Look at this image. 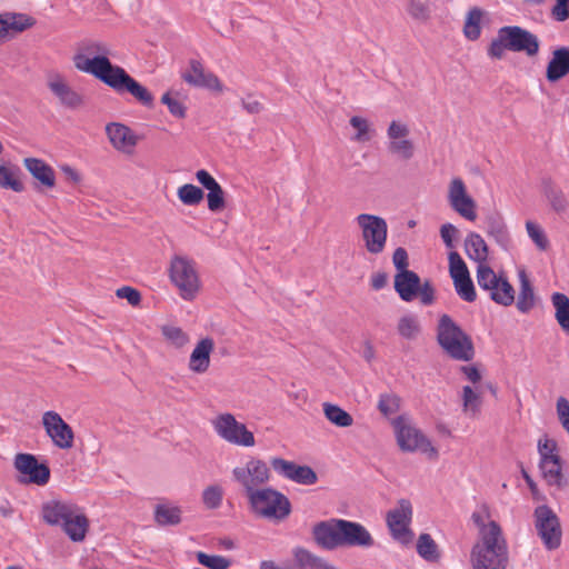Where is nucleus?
I'll return each mask as SVG.
<instances>
[{
	"label": "nucleus",
	"instance_id": "72a5a7b5",
	"mask_svg": "<svg viewBox=\"0 0 569 569\" xmlns=\"http://www.w3.org/2000/svg\"><path fill=\"white\" fill-rule=\"evenodd\" d=\"M154 521L161 527L177 526L181 522V509L170 503H159L154 508Z\"/></svg>",
	"mask_w": 569,
	"mask_h": 569
},
{
	"label": "nucleus",
	"instance_id": "338daca9",
	"mask_svg": "<svg viewBox=\"0 0 569 569\" xmlns=\"http://www.w3.org/2000/svg\"><path fill=\"white\" fill-rule=\"evenodd\" d=\"M417 296H419L422 305H432L435 301V289L432 283L429 280H426L423 283L420 282Z\"/></svg>",
	"mask_w": 569,
	"mask_h": 569
},
{
	"label": "nucleus",
	"instance_id": "a18cd8bd",
	"mask_svg": "<svg viewBox=\"0 0 569 569\" xmlns=\"http://www.w3.org/2000/svg\"><path fill=\"white\" fill-rule=\"evenodd\" d=\"M526 230L528 233V237L531 239V241L535 243L538 250L546 251L548 250L550 243L548 240V237L545 232V230L541 228L540 224L533 221H527L526 222Z\"/></svg>",
	"mask_w": 569,
	"mask_h": 569
},
{
	"label": "nucleus",
	"instance_id": "f704fd0d",
	"mask_svg": "<svg viewBox=\"0 0 569 569\" xmlns=\"http://www.w3.org/2000/svg\"><path fill=\"white\" fill-rule=\"evenodd\" d=\"M551 302L559 327L569 335V298L565 293L553 292L551 295Z\"/></svg>",
	"mask_w": 569,
	"mask_h": 569
},
{
	"label": "nucleus",
	"instance_id": "f8f14e48",
	"mask_svg": "<svg viewBox=\"0 0 569 569\" xmlns=\"http://www.w3.org/2000/svg\"><path fill=\"white\" fill-rule=\"evenodd\" d=\"M535 528L548 550L558 549L561 545L562 530L558 516L548 506L535 509Z\"/></svg>",
	"mask_w": 569,
	"mask_h": 569
},
{
	"label": "nucleus",
	"instance_id": "6ab92c4d",
	"mask_svg": "<svg viewBox=\"0 0 569 569\" xmlns=\"http://www.w3.org/2000/svg\"><path fill=\"white\" fill-rule=\"evenodd\" d=\"M14 468L27 479L21 482L44 486L50 479V469L46 463H39L37 458L30 453H18L14 457Z\"/></svg>",
	"mask_w": 569,
	"mask_h": 569
},
{
	"label": "nucleus",
	"instance_id": "c756f323",
	"mask_svg": "<svg viewBox=\"0 0 569 569\" xmlns=\"http://www.w3.org/2000/svg\"><path fill=\"white\" fill-rule=\"evenodd\" d=\"M26 169L31 176L37 179L42 186L47 188L54 187L56 174L53 169L43 160L38 158H26L23 160Z\"/></svg>",
	"mask_w": 569,
	"mask_h": 569
},
{
	"label": "nucleus",
	"instance_id": "052dcab7",
	"mask_svg": "<svg viewBox=\"0 0 569 569\" xmlns=\"http://www.w3.org/2000/svg\"><path fill=\"white\" fill-rule=\"evenodd\" d=\"M550 10L551 18L557 22H565L569 19V0H555Z\"/></svg>",
	"mask_w": 569,
	"mask_h": 569
},
{
	"label": "nucleus",
	"instance_id": "bf43d9fd",
	"mask_svg": "<svg viewBox=\"0 0 569 569\" xmlns=\"http://www.w3.org/2000/svg\"><path fill=\"white\" fill-rule=\"evenodd\" d=\"M317 479V473L310 467L298 465L291 480L301 485H313Z\"/></svg>",
	"mask_w": 569,
	"mask_h": 569
},
{
	"label": "nucleus",
	"instance_id": "f03ea898",
	"mask_svg": "<svg viewBox=\"0 0 569 569\" xmlns=\"http://www.w3.org/2000/svg\"><path fill=\"white\" fill-rule=\"evenodd\" d=\"M42 518L50 526H60L73 542L83 541L89 530L83 509L73 502L49 501L42 507Z\"/></svg>",
	"mask_w": 569,
	"mask_h": 569
},
{
	"label": "nucleus",
	"instance_id": "cd10ccee",
	"mask_svg": "<svg viewBox=\"0 0 569 569\" xmlns=\"http://www.w3.org/2000/svg\"><path fill=\"white\" fill-rule=\"evenodd\" d=\"M420 277L411 271L397 272L395 276V290L403 301H412L419 290Z\"/></svg>",
	"mask_w": 569,
	"mask_h": 569
},
{
	"label": "nucleus",
	"instance_id": "a211bd4d",
	"mask_svg": "<svg viewBox=\"0 0 569 569\" xmlns=\"http://www.w3.org/2000/svg\"><path fill=\"white\" fill-rule=\"evenodd\" d=\"M448 202L450 207L462 218L475 221L477 218L476 202L468 194L463 180L459 177L452 178L448 187Z\"/></svg>",
	"mask_w": 569,
	"mask_h": 569
},
{
	"label": "nucleus",
	"instance_id": "ddd939ff",
	"mask_svg": "<svg viewBox=\"0 0 569 569\" xmlns=\"http://www.w3.org/2000/svg\"><path fill=\"white\" fill-rule=\"evenodd\" d=\"M397 443L402 451L413 452L421 451L437 456V450L431 442L417 429L408 422L405 417H398L392 422Z\"/></svg>",
	"mask_w": 569,
	"mask_h": 569
},
{
	"label": "nucleus",
	"instance_id": "c85d7f7f",
	"mask_svg": "<svg viewBox=\"0 0 569 569\" xmlns=\"http://www.w3.org/2000/svg\"><path fill=\"white\" fill-rule=\"evenodd\" d=\"M508 548L502 530L498 522L490 521V527L479 532V540L473 545L472 549L490 550Z\"/></svg>",
	"mask_w": 569,
	"mask_h": 569
},
{
	"label": "nucleus",
	"instance_id": "393cba45",
	"mask_svg": "<svg viewBox=\"0 0 569 569\" xmlns=\"http://www.w3.org/2000/svg\"><path fill=\"white\" fill-rule=\"evenodd\" d=\"M214 341L210 337L200 339L190 353L188 368L197 375L206 373L210 367Z\"/></svg>",
	"mask_w": 569,
	"mask_h": 569
},
{
	"label": "nucleus",
	"instance_id": "423d86ee",
	"mask_svg": "<svg viewBox=\"0 0 569 569\" xmlns=\"http://www.w3.org/2000/svg\"><path fill=\"white\" fill-rule=\"evenodd\" d=\"M169 277L183 300L192 301L200 292L201 281L193 260L174 256L170 261Z\"/></svg>",
	"mask_w": 569,
	"mask_h": 569
},
{
	"label": "nucleus",
	"instance_id": "a878e982",
	"mask_svg": "<svg viewBox=\"0 0 569 569\" xmlns=\"http://www.w3.org/2000/svg\"><path fill=\"white\" fill-rule=\"evenodd\" d=\"M485 230L496 243L508 251L511 247V237L501 214L495 212L485 218Z\"/></svg>",
	"mask_w": 569,
	"mask_h": 569
},
{
	"label": "nucleus",
	"instance_id": "7ed1b4c3",
	"mask_svg": "<svg viewBox=\"0 0 569 569\" xmlns=\"http://www.w3.org/2000/svg\"><path fill=\"white\" fill-rule=\"evenodd\" d=\"M507 50L536 57L540 50V40L525 28L505 26L498 30L497 37L490 42L487 52L491 59L501 60Z\"/></svg>",
	"mask_w": 569,
	"mask_h": 569
},
{
	"label": "nucleus",
	"instance_id": "0e129e2a",
	"mask_svg": "<svg viewBox=\"0 0 569 569\" xmlns=\"http://www.w3.org/2000/svg\"><path fill=\"white\" fill-rule=\"evenodd\" d=\"M557 415L561 426L569 433V401L565 397L557 400Z\"/></svg>",
	"mask_w": 569,
	"mask_h": 569
},
{
	"label": "nucleus",
	"instance_id": "1a4fd4ad",
	"mask_svg": "<svg viewBox=\"0 0 569 569\" xmlns=\"http://www.w3.org/2000/svg\"><path fill=\"white\" fill-rule=\"evenodd\" d=\"M356 222L361 231L366 250L371 254L382 253L388 238L387 221L376 214L360 213L356 217Z\"/></svg>",
	"mask_w": 569,
	"mask_h": 569
},
{
	"label": "nucleus",
	"instance_id": "603ef678",
	"mask_svg": "<svg viewBox=\"0 0 569 569\" xmlns=\"http://www.w3.org/2000/svg\"><path fill=\"white\" fill-rule=\"evenodd\" d=\"M457 295L467 302H473L477 298L475 286L470 276L453 281Z\"/></svg>",
	"mask_w": 569,
	"mask_h": 569
},
{
	"label": "nucleus",
	"instance_id": "4be33fe9",
	"mask_svg": "<svg viewBox=\"0 0 569 569\" xmlns=\"http://www.w3.org/2000/svg\"><path fill=\"white\" fill-rule=\"evenodd\" d=\"M48 87L60 104L67 109L76 110L84 104L83 96L74 90L62 77L51 78L48 81Z\"/></svg>",
	"mask_w": 569,
	"mask_h": 569
},
{
	"label": "nucleus",
	"instance_id": "5fc2aeb1",
	"mask_svg": "<svg viewBox=\"0 0 569 569\" xmlns=\"http://www.w3.org/2000/svg\"><path fill=\"white\" fill-rule=\"evenodd\" d=\"M406 10L412 19L418 21H427L430 17L429 6L419 0H409Z\"/></svg>",
	"mask_w": 569,
	"mask_h": 569
},
{
	"label": "nucleus",
	"instance_id": "774afa93",
	"mask_svg": "<svg viewBox=\"0 0 569 569\" xmlns=\"http://www.w3.org/2000/svg\"><path fill=\"white\" fill-rule=\"evenodd\" d=\"M241 106L250 114H258L263 110V104L251 93L241 98Z\"/></svg>",
	"mask_w": 569,
	"mask_h": 569
},
{
	"label": "nucleus",
	"instance_id": "79ce46f5",
	"mask_svg": "<svg viewBox=\"0 0 569 569\" xmlns=\"http://www.w3.org/2000/svg\"><path fill=\"white\" fill-rule=\"evenodd\" d=\"M350 124L357 131L351 140L365 143L370 141L373 137L375 130L371 128L367 119L359 116H353L350 118Z\"/></svg>",
	"mask_w": 569,
	"mask_h": 569
},
{
	"label": "nucleus",
	"instance_id": "e433bc0d",
	"mask_svg": "<svg viewBox=\"0 0 569 569\" xmlns=\"http://www.w3.org/2000/svg\"><path fill=\"white\" fill-rule=\"evenodd\" d=\"M323 415L325 417L335 426L340 428H347L352 426L353 418L349 412L343 410L341 407L330 403H322Z\"/></svg>",
	"mask_w": 569,
	"mask_h": 569
},
{
	"label": "nucleus",
	"instance_id": "37998d69",
	"mask_svg": "<svg viewBox=\"0 0 569 569\" xmlns=\"http://www.w3.org/2000/svg\"><path fill=\"white\" fill-rule=\"evenodd\" d=\"M177 194L179 200L186 206L199 204L204 197L202 189L191 183L179 187Z\"/></svg>",
	"mask_w": 569,
	"mask_h": 569
},
{
	"label": "nucleus",
	"instance_id": "13d9d810",
	"mask_svg": "<svg viewBox=\"0 0 569 569\" xmlns=\"http://www.w3.org/2000/svg\"><path fill=\"white\" fill-rule=\"evenodd\" d=\"M538 452L540 455V461L549 460L551 458H560L557 453V442L553 439L547 437L539 439Z\"/></svg>",
	"mask_w": 569,
	"mask_h": 569
},
{
	"label": "nucleus",
	"instance_id": "69168bd1",
	"mask_svg": "<svg viewBox=\"0 0 569 569\" xmlns=\"http://www.w3.org/2000/svg\"><path fill=\"white\" fill-rule=\"evenodd\" d=\"M116 295L120 299H126L131 306L134 307L138 306L141 301L140 292L137 289L129 286L119 288L116 291Z\"/></svg>",
	"mask_w": 569,
	"mask_h": 569
},
{
	"label": "nucleus",
	"instance_id": "3c124183",
	"mask_svg": "<svg viewBox=\"0 0 569 569\" xmlns=\"http://www.w3.org/2000/svg\"><path fill=\"white\" fill-rule=\"evenodd\" d=\"M378 409L385 416H391L400 409V398L395 393H382L379 397Z\"/></svg>",
	"mask_w": 569,
	"mask_h": 569
},
{
	"label": "nucleus",
	"instance_id": "6e6d98bb",
	"mask_svg": "<svg viewBox=\"0 0 569 569\" xmlns=\"http://www.w3.org/2000/svg\"><path fill=\"white\" fill-rule=\"evenodd\" d=\"M270 465L276 472L289 480L292 479V476L298 467V465L295 462L284 460L282 458H272L270 460Z\"/></svg>",
	"mask_w": 569,
	"mask_h": 569
},
{
	"label": "nucleus",
	"instance_id": "dca6fc26",
	"mask_svg": "<svg viewBox=\"0 0 569 569\" xmlns=\"http://www.w3.org/2000/svg\"><path fill=\"white\" fill-rule=\"evenodd\" d=\"M103 83L120 94L124 92L130 93L146 107H151L153 103V96L149 90L136 81L123 68L119 66L116 67V70Z\"/></svg>",
	"mask_w": 569,
	"mask_h": 569
},
{
	"label": "nucleus",
	"instance_id": "20e7f679",
	"mask_svg": "<svg viewBox=\"0 0 569 569\" xmlns=\"http://www.w3.org/2000/svg\"><path fill=\"white\" fill-rule=\"evenodd\" d=\"M110 54L111 49L106 42L87 40L79 44L72 61L77 70L89 73L104 82L117 67L111 63Z\"/></svg>",
	"mask_w": 569,
	"mask_h": 569
},
{
	"label": "nucleus",
	"instance_id": "2eb2a0df",
	"mask_svg": "<svg viewBox=\"0 0 569 569\" xmlns=\"http://www.w3.org/2000/svg\"><path fill=\"white\" fill-rule=\"evenodd\" d=\"M412 519V506L408 499H400L397 506L386 516V522L392 538L401 543H408L412 538L409 528Z\"/></svg>",
	"mask_w": 569,
	"mask_h": 569
},
{
	"label": "nucleus",
	"instance_id": "de8ad7c7",
	"mask_svg": "<svg viewBox=\"0 0 569 569\" xmlns=\"http://www.w3.org/2000/svg\"><path fill=\"white\" fill-rule=\"evenodd\" d=\"M449 273L452 281L470 276L467 264L457 251H451L448 256Z\"/></svg>",
	"mask_w": 569,
	"mask_h": 569
},
{
	"label": "nucleus",
	"instance_id": "ea45409f",
	"mask_svg": "<svg viewBox=\"0 0 569 569\" xmlns=\"http://www.w3.org/2000/svg\"><path fill=\"white\" fill-rule=\"evenodd\" d=\"M161 333L166 341L176 349H182L190 342L189 335L182 328L174 325H163Z\"/></svg>",
	"mask_w": 569,
	"mask_h": 569
},
{
	"label": "nucleus",
	"instance_id": "0eeeda50",
	"mask_svg": "<svg viewBox=\"0 0 569 569\" xmlns=\"http://www.w3.org/2000/svg\"><path fill=\"white\" fill-rule=\"evenodd\" d=\"M251 510L267 519L283 520L291 512L289 499L280 491L266 487L248 497Z\"/></svg>",
	"mask_w": 569,
	"mask_h": 569
},
{
	"label": "nucleus",
	"instance_id": "c03bdc74",
	"mask_svg": "<svg viewBox=\"0 0 569 569\" xmlns=\"http://www.w3.org/2000/svg\"><path fill=\"white\" fill-rule=\"evenodd\" d=\"M462 407L463 412L472 418L480 411L481 398L470 386H465L462 389Z\"/></svg>",
	"mask_w": 569,
	"mask_h": 569
},
{
	"label": "nucleus",
	"instance_id": "4c0bfd02",
	"mask_svg": "<svg viewBox=\"0 0 569 569\" xmlns=\"http://www.w3.org/2000/svg\"><path fill=\"white\" fill-rule=\"evenodd\" d=\"M482 17L483 11L478 7H473L468 11L463 26V34L468 40L475 41L479 39Z\"/></svg>",
	"mask_w": 569,
	"mask_h": 569
},
{
	"label": "nucleus",
	"instance_id": "7c9ffc66",
	"mask_svg": "<svg viewBox=\"0 0 569 569\" xmlns=\"http://www.w3.org/2000/svg\"><path fill=\"white\" fill-rule=\"evenodd\" d=\"M465 251L469 259L478 264H487L489 249L483 238L476 232H470L465 240Z\"/></svg>",
	"mask_w": 569,
	"mask_h": 569
},
{
	"label": "nucleus",
	"instance_id": "b1692460",
	"mask_svg": "<svg viewBox=\"0 0 569 569\" xmlns=\"http://www.w3.org/2000/svg\"><path fill=\"white\" fill-rule=\"evenodd\" d=\"M108 139L112 147L123 153H132L138 143V137L127 126L112 122L106 127Z\"/></svg>",
	"mask_w": 569,
	"mask_h": 569
},
{
	"label": "nucleus",
	"instance_id": "f3484780",
	"mask_svg": "<svg viewBox=\"0 0 569 569\" xmlns=\"http://www.w3.org/2000/svg\"><path fill=\"white\" fill-rule=\"evenodd\" d=\"M42 426L57 448L68 450L73 447L74 432L58 412L46 411L42 415Z\"/></svg>",
	"mask_w": 569,
	"mask_h": 569
},
{
	"label": "nucleus",
	"instance_id": "f257e3e1",
	"mask_svg": "<svg viewBox=\"0 0 569 569\" xmlns=\"http://www.w3.org/2000/svg\"><path fill=\"white\" fill-rule=\"evenodd\" d=\"M313 539L326 550L339 547L370 548L373 537L361 523L346 519H329L317 523L312 529Z\"/></svg>",
	"mask_w": 569,
	"mask_h": 569
},
{
	"label": "nucleus",
	"instance_id": "aec40b11",
	"mask_svg": "<svg viewBox=\"0 0 569 569\" xmlns=\"http://www.w3.org/2000/svg\"><path fill=\"white\" fill-rule=\"evenodd\" d=\"M182 79L193 87L206 88L212 91L222 92L223 86L219 78L204 69L198 60L190 61V68L182 74Z\"/></svg>",
	"mask_w": 569,
	"mask_h": 569
},
{
	"label": "nucleus",
	"instance_id": "9b49d317",
	"mask_svg": "<svg viewBox=\"0 0 569 569\" xmlns=\"http://www.w3.org/2000/svg\"><path fill=\"white\" fill-rule=\"evenodd\" d=\"M212 427L221 439L231 445L253 447L256 443L253 433L248 430L244 423L239 422L232 413L218 415L212 420Z\"/></svg>",
	"mask_w": 569,
	"mask_h": 569
},
{
	"label": "nucleus",
	"instance_id": "412c9836",
	"mask_svg": "<svg viewBox=\"0 0 569 569\" xmlns=\"http://www.w3.org/2000/svg\"><path fill=\"white\" fill-rule=\"evenodd\" d=\"M470 562L472 569H506L508 565V548L500 550L471 549Z\"/></svg>",
	"mask_w": 569,
	"mask_h": 569
},
{
	"label": "nucleus",
	"instance_id": "a19ab883",
	"mask_svg": "<svg viewBox=\"0 0 569 569\" xmlns=\"http://www.w3.org/2000/svg\"><path fill=\"white\" fill-rule=\"evenodd\" d=\"M417 552L427 561H437L440 557L438 546L429 533H421L417 540Z\"/></svg>",
	"mask_w": 569,
	"mask_h": 569
},
{
	"label": "nucleus",
	"instance_id": "bb28decb",
	"mask_svg": "<svg viewBox=\"0 0 569 569\" xmlns=\"http://www.w3.org/2000/svg\"><path fill=\"white\" fill-rule=\"evenodd\" d=\"M542 193L551 208L558 214H563L569 209V199L565 191L550 178L542 180Z\"/></svg>",
	"mask_w": 569,
	"mask_h": 569
},
{
	"label": "nucleus",
	"instance_id": "09e8293b",
	"mask_svg": "<svg viewBox=\"0 0 569 569\" xmlns=\"http://www.w3.org/2000/svg\"><path fill=\"white\" fill-rule=\"evenodd\" d=\"M197 560L209 569H228L231 566L230 559L219 555H207L202 551L197 552Z\"/></svg>",
	"mask_w": 569,
	"mask_h": 569
},
{
	"label": "nucleus",
	"instance_id": "4d7b16f0",
	"mask_svg": "<svg viewBox=\"0 0 569 569\" xmlns=\"http://www.w3.org/2000/svg\"><path fill=\"white\" fill-rule=\"evenodd\" d=\"M270 465L276 472L289 480L292 479V476L298 467V465L295 462L284 460L282 458H272L270 460Z\"/></svg>",
	"mask_w": 569,
	"mask_h": 569
},
{
	"label": "nucleus",
	"instance_id": "473e14b6",
	"mask_svg": "<svg viewBox=\"0 0 569 569\" xmlns=\"http://www.w3.org/2000/svg\"><path fill=\"white\" fill-rule=\"evenodd\" d=\"M292 553L295 561L301 569H339L305 548L297 547Z\"/></svg>",
	"mask_w": 569,
	"mask_h": 569
},
{
	"label": "nucleus",
	"instance_id": "9d476101",
	"mask_svg": "<svg viewBox=\"0 0 569 569\" xmlns=\"http://www.w3.org/2000/svg\"><path fill=\"white\" fill-rule=\"evenodd\" d=\"M478 286L488 291L490 298L501 306H510L515 301L513 287L502 276H497L488 264L477 267Z\"/></svg>",
	"mask_w": 569,
	"mask_h": 569
},
{
	"label": "nucleus",
	"instance_id": "e2e57ef3",
	"mask_svg": "<svg viewBox=\"0 0 569 569\" xmlns=\"http://www.w3.org/2000/svg\"><path fill=\"white\" fill-rule=\"evenodd\" d=\"M33 23H34V20L31 17L19 14V16L12 17V19L9 22L4 23V26H6L7 30L12 29V30L21 32V31H24L26 29L32 27Z\"/></svg>",
	"mask_w": 569,
	"mask_h": 569
},
{
	"label": "nucleus",
	"instance_id": "8fccbe9b",
	"mask_svg": "<svg viewBox=\"0 0 569 569\" xmlns=\"http://www.w3.org/2000/svg\"><path fill=\"white\" fill-rule=\"evenodd\" d=\"M223 489L219 485H211L202 491V502L208 509H217L221 506Z\"/></svg>",
	"mask_w": 569,
	"mask_h": 569
},
{
	"label": "nucleus",
	"instance_id": "2f4dec72",
	"mask_svg": "<svg viewBox=\"0 0 569 569\" xmlns=\"http://www.w3.org/2000/svg\"><path fill=\"white\" fill-rule=\"evenodd\" d=\"M543 479L549 486L563 488L567 486V480L562 473L561 459L551 458L549 460L539 461Z\"/></svg>",
	"mask_w": 569,
	"mask_h": 569
},
{
	"label": "nucleus",
	"instance_id": "4468645a",
	"mask_svg": "<svg viewBox=\"0 0 569 569\" xmlns=\"http://www.w3.org/2000/svg\"><path fill=\"white\" fill-rule=\"evenodd\" d=\"M388 152L403 161L413 158L416 153V144L410 138L409 126L401 120H392L386 131Z\"/></svg>",
	"mask_w": 569,
	"mask_h": 569
},
{
	"label": "nucleus",
	"instance_id": "6e6552de",
	"mask_svg": "<svg viewBox=\"0 0 569 569\" xmlns=\"http://www.w3.org/2000/svg\"><path fill=\"white\" fill-rule=\"evenodd\" d=\"M232 480L248 498L252 492L258 491L260 486L269 482L271 471L262 459L250 457L244 465L237 466L231 471Z\"/></svg>",
	"mask_w": 569,
	"mask_h": 569
},
{
	"label": "nucleus",
	"instance_id": "58836bf2",
	"mask_svg": "<svg viewBox=\"0 0 569 569\" xmlns=\"http://www.w3.org/2000/svg\"><path fill=\"white\" fill-rule=\"evenodd\" d=\"M397 331L402 338L407 340L417 339L421 332V325L418 316L408 313L400 317L397 325Z\"/></svg>",
	"mask_w": 569,
	"mask_h": 569
},
{
	"label": "nucleus",
	"instance_id": "680f3d73",
	"mask_svg": "<svg viewBox=\"0 0 569 569\" xmlns=\"http://www.w3.org/2000/svg\"><path fill=\"white\" fill-rule=\"evenodd\" d=\"M161 102L168 107V109L172 116H174L177 118L186 117L184 106L179 100L172 98L169 92L164 93L161 97Z\"/></svg>",
	"mask_w": 569,
	"mask_h": 569
},
{
	"label": "nucleus",
	"instance_id": "864d4df0",
	"mask_svg": "<svg viewBox=\"0 0 569 569\" xmlns=\"http://www.w3.org/2000/svg\"><path fill=\"white\" fill-rule=\"evenodd\" d=\"M208 208L210 211L217 212L224 208V192L221 186L216 182L210 188H207Z\"/></svg>",
	"mask_w": 569,
	"mask_h": 569
},
{
	"label": "nucleus",
	"instance_id": "39448f33",
	"mask_svg": "<svg viewBox=\"0 0 569 569\" xmlns=\"http://www.w3.org/2000/svg\"><path fill=\"white\" fill-rule=\"evenodd\" d=\"M437 341L442 350L458 361H470L475 357L473 342L449 315H442L437 326Z\"/></svg>",
	"mask_w": 569,
	"mask_h": 569
},
{
	"label": "nucleus",
	"instance_id": "49530a36",
	"mask_svg": "<svg viewBox=\"0 0 569 569\" xmlns=\"http://www.w3.org/2000/svg\"><path fill=\"white\" fill-rule=\"evenodd\" d=\"M0 187L11 189L16 192L23 191V183L19 180L17 172L6 166H0Z\"/></svg>",
	"mask_w": 569,
	"mask_h": 569
},
{
	"label": "nucleus",
	"instance_id": "c9c22d12",
	"mask_svg": "<svg viewBox=\"0 0 569 569\" xmlns=\"http://www.w3.org/2000/svg\"><path fill=\"white\" fill-rule=\"evenodd\" d=\"M520 291L517 300V308L521 312H528L535 305V295L530 280L525 270L519 271Z\"/></svg>",
	"mask_w": 569,
	"mask_h": 569
},
{
	"label": "nucleus",
	"instance_id": "5701e85b",
	"mask_svg": "<svg viewBox=\"0 0 569 569\" xmlns=\"http://www.w3.org/2000/svg\"><path fill=\"white\" fill-rule=\"evenodd\" d=\"M569 76V47L552 49L546 66L545 77L549 83H557Z\"/></svg>",
	"mask_w": 569,
	"mask_h": 569
}]
</instances>
